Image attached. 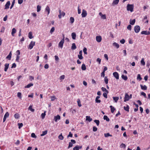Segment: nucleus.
I'll use <instances>...</instances> for the list:
<instances>
[{
	"mask_svg": "<svg viewBox=\"0 0 150 150\" xmlns=\"http://www.w3.org/2000/svg\"><path fill=\"white\" fill-rule=\"evenodd\" d=\"M134 8L133 5L128 4L127 6V10L128 11H130L131 12L133 11Z\"/></svg>",
	"mask_w": 150,
	"mask_h": 150,
	"instance_id": "1",
	"label": "nucleus"
},
{
	"mask_svg": "<svg viewBox=\"0 0 150 150\" xmlns=\"http://www.w3.org/2000/svg\"><path fill=\"white\" fill-rule=\"evenodd\" d=\"M140 30V27L139 25H136L134 27V30L135 32L136 33H138L139 32Z\"/></svg>",
	"mask_w": 150,
	"mask_h": 150,
	"instance_id": "2",
	"label": "nucleus"
},
{
	"mask_svg": "<svg viewBox=\"0 0 150 150\" xmlns=\"http://www.w3.org/2000/svg\"><path fill=\"white\" fill-rule=\"evenodd\" d=\"M59 14L58 15V17L59 18H61V16H64L65 15V13L63 11L62 12L61 10H59Z\"/></svg>",
	"mask_w": 150,
	"mask_h": 150,
	"instance_id": "3",
	"label": "nucleus"
},
{
	"mask_svg": "<svg viewBox=\"0 0 150 150\" xmlns=\"http://www.w3.org/2000/svg\"><path fill=\"white\" fill-rule=\"evenodd\" d=\"M64 42V38L61 40V41L59 42L58 44L59 47H60L62 48L63 47V45Z\"/></svg>",
	"mask_w": 150,
	"mask_h": 150,
	"instance_id": "4",
	"label": "nucleus"
},
{
	"mask_svg": "<svg viewBox=\"0 0 150 150\" xmlns=\"http://www.w3.org/2000/svg\"><path fill=\"white\" fill-rule=\"evenodd\" d=\"M35 42L31 41L29 44L28 47L29 49H31L33 48V47L35 45Z\"/></svg>",
	"mask_w": 150,
	"mask_h": 150,
	"instance_id": "5",
	"label": "nucleus"
},
{
	"mask_svg": "<svg viewBox=\"0 0 150 150\" xmlns=\"http://www.w3.org/2000/svg\"><path fill=\"white\" fill-rule=\"evenodd\" d=\"M130 99V97L129 95L127 93H125V96L124 98V102H126V101H128Z\"/></svg>",
	"mask_w": 150,
	"mask_h": 150,
	"instance_id": "6",
	"label": "nucleus"
},
{
	"mask_svg": "<svg viewBox=\"0 0 150 150\" xmlns=\"http://www.w3.org/2000/svg\"><path fill=\"white\" fill-rule=\"evenodd\" d=\"M87 15V13L86 11L84 9L82 10V12L81 14L82 17H86Z\"/></svg>",
	"mask_w": 150,
	"mask_h": 150,
	"instance_id": "7",
	"label": "nucleus"
},
{
	"mask_svg": "<svg viewBox=\"0 0 150 150\" xmlns=\"http://www.w3.org/2000/svg\"><path fill=\"white\" fill-rule=\"evenodd\" d=\"M82 51L80 50L79 52V54L78 55V57L80 59H82L83 58V57L82 56Z\"/></svg>",
	"mask_w": 150,
	"mask_h": 150,
	"instance_id": "8",
	"label": "nucleus"
},
{
	"mask_svg": "<svg viewBox=\"0 0 150 150\" xmlns=\"http://www.w3.org/2000/svg\"><path fill=\"white\" fill-rule=\"evenodd\" d=\"M113 74L114 76V77L117 79H119V76L117 72H114Z\"/></svg>",
	"mask_w": 150,
	"mask_h": 150,
	"instance_id": "9",
	"label": "nucleus"
},
{
	"mask_svg": "<svg viewBox=\"0 0 150 150\" xmlns=\"http://www.w3.org/2000/svg\"><path fill=\"white\" fill-rule=\"evenodd\" d=\"M60 116L59 115H57L54 117V120L56 122H57L58 120H59L60 119Z\"/></svg>",
	"mask_w": 150,
	"mask_h": 150,
	"instance_id": "10",
	"label": "nucleus"
},
{
	"mask_svg": "<svg viewBox=\"0 0 150 150\" xmlns=\"http://www.w3.org/2000/svg\"><path fill=\"white\" fill-rule=\"evenodd\" d=\"M96 41L98 42H100L102 40L101 37L100 36H96Z\"/></svg>",
	"mask_w": 150,
	"mask_h": 150,
	"instance_id": "11",
	"label": "nucleus"
},
{
	"mask_svg": "<svg viewBox=\"0 0 150 150\" xmlns=\"http://www.w3.org/2000/svg\"><path fill=\"white\" fill-rule=\"evenodd\" d=\"M142 34H144L145 35H149L150 34V32L147 31H143L141 32Z\"/></svg>",
	"mask_w": 150,
	"mask_h": 150,
	"instance_id": "12",
	"label": "nucleus"
},
{
	"mask_svg": "<svg viewBox=\"0 0 150 150\" xmlns=\"http://www.w3.org/2000/svg\"><path fill=\"white\" fill-rule=\"evenodd\" d=\"M10 5V3L9 1H8L5 5V9H8L9 8V6Z\"/></svg>",
	"mask_w": 150,
	"mask_h": 150,
	"instance_id": "13",
	"label": "nucleus"
},
{
	"mask_svg": "<svg viewBox=\"0 0 150 150\" xmlns=\"http://www.w3.org/2000/svg\"><path fill=\"white\" fill-rule=\"evenodd\" d=\"M120 0H114L112 3V6H114L115 5H116L118 3Z\"/></svg>",
	"mask_w": 150,
	"mask_h": 150,
	"instance_id": "14",
	"label": "nucleus"
},
{
	"mask_svg": "<svg viewBox=\"0 0 150 150\" xmlns=\"http://www.w3.org/2000/svg\"><path fill=\"white\" fill-rule=\"evenodd\" d=\"M9 66V64H8V63H6L5 64V65H4L5 68H4V70L5 71H7V70Z\"/></svg>",
	"mask_w": 150,
	"mask_h": 150,
	"instance_id": "15",
	"label": "nucleus"
},
{
	"mask_svg": "<svg viewBox=\"0 0 150 150\" xmlns=\"http://www.w3.org/2000/svg\"><path fill=\"white\" fill-rule=\"evenodd\" d=\"M72 38L73 40H75L76 37V34L75 33L73 32L71 34Z\"/></svg>",
	"mask_w": 150,
	"mask_h": 150,
	"instance_id": "16",
	"label": "nucleus"
},
{
	"mask_svg": "<svg viewBox=\"0 0 150 150\" xmlns=\"http://www.w3.org/2000/svg\"><path fill=\"white\" fill-rule=\"evenodd\" d=\"M11 52H10L9 54L6 57V59H8L9 60H10L11 59Z\"/></svg>",
	"mask_w": 150,
	"mask_h": 150,
	"instance_id": "17",
	"label": "nucleus"
},
{
	"mask_svg": "<svg viewBox=\"0 0 150 150\" xmlns=\"http://www.w3.org/2000/svg\"><path fill=\"white\" fill-rule=\"evenodd\" d=\"M140 86L142 89L144 90H147V87L146 85H144L143 86L141 84L140 85Z\"/></svg>",
	"mask_w": 150,
	"mask_h": 150,
	"instance_id": "18",
	"label": "nucleus"
},
{
	"mask_svg": "<svg viewBox=\"0 0 150 150\" xmlns=\"http://www.w3.org/2000/svg\"><path fill=\"white\" fill-rule=\"evenodd\" d=\"M16 30L15 28H13L12 29V32H11V35L12 36H14V34L16 33Z\"/></svg>",
	"mask_w": 150,
	"mask_h": 150,
	"instance_id": "19",
	"label": "nucleus"
},
{
	"mask_svg": "<svg viewBox=\"0 0 150 150\" xmlns=\"http://www.w3.org/2000/svg\"><path fill=\"white\" fill-rule=\"evenodd\" d=\"M110 110L111 112L113 113L114 112L115 109V108L113 107L112 105H110Z\"/></svg>",
	"mask_w": 150,
	"mask_h": 150,
	"instance_id": "20",
	"label": "nucleus"
},
{
	"mask_svg": "<svg viewBox=\"0 0 150 150\" xmlns=\"http://www.w3.org/2000/svg\"><path fill=\"white\" fill-rule=\"evenodd\" d=\"M135 22V19H134L132 20L131 19H130L129 22V23L130 24L132 25H134V24Z\"/></svg>",
	"mask_w": 150,
	"mask_h": 150,
	"instance_id": "21",
	"label": "nucleus"
},
{
	"mask_svg": "<svg viewBox=\"0 0 150 150\" xmlns=\"http://www.w3.org/2000/svg\"><path fill=\"white\" fill-rule=\"evenodd\" d=\"M86 120L88 121L89 122L91 121L92 120V119L89 116H86Z\"/></svg>",
	"mask_w": 150,
	"mask_h": 150,
	"instance_id": "22",
	"label": "nucleus"
},
{
	"mask_svg": "<svg viewBox=\"0 0 150 150\" xmlns=\"http://www.w3.org/2000/svg\"><path fill=\"white\" fill-rule=\"evenodd\" d=\"M33 83H30L28 84L26 86H25V88H29L30 87L33 86Z\"/></svg>",
	"mask_w": 150,
	"mask_h": 150,
	"instance_id": "23",
	"label": "nucleus"
},
{
	"mask_svg": "<svg viewBox=\"0 0 150 150\" xmlns=\"http://www.w3.org/2000/svg\"><path fill=\"white\" fill-rule=\"evenodd\" d=\"M76 48V46L75 45V43H73L72 44V45L71 46V49L73 50H75Z\"/></svg>",
	"mask_w": 150,
	"mask_h": 150,
	"instance_id": "24",
	"label": "nucleus"
},
{
	"mask_svg": "<svg viewBox=\"0 0 150 150\" xmlns=\"http://www.w3.org/2000/svg\"><path fill=\"white\" fill-rule=\"evenodd\" d=\"M28 35L29 38L30 39H32L33 38L31 32H30L29 33Z\"/></svg>",
	"mask_w": 150,
	"mask_h": 150,
	"instance_id": "25",
	"label": "nucleus"
},
{
	"mask_svg": "<svg viewBox=\"0 0 150 150\" xmlns=\"http://www.w3.org/2000/svg\"><path fill=\"white\" fill-rule=\"evenodd\" d=\"M47 132V131L46 130L45 131H43L42 132V134H41L40 136H42L46 134Z\"/></svg>",
	"mask_w": 150,
	"mask_h": 150,
	"instance_id": "26",
	"label": "nucleus"
},
{
	"mask_svg": "<svg viewBox=\"0 0 150 150\" xmlns=\"http://www.w3.org/2000/svg\"><path fill=\"white\" fill-rule=\"evenodd\" d=\"M124 109L127 112L129 111V107L128 105H127L126 107L124 106Z\"/></svg>",
	"mask_w": 150,
	"mask_h": 150,
	"instance_id": "27",
	"label": "nucleus"
},
{
	"mask_svg": "<svg viewBox=\"0 0 150 150\" xmlns=\"http://www.w3.org/2000/svg\"><path fill=\"white\" fill-rule=\"evenodd\" d=\"M121 77L122 79L125 81H126L127 79V77L126 76H125L124 75H122Z\"/></svg>",
	"mask_w": 150,
	"mask_h": 150,
	"instance_id": "28",
	"label": "nucleus"
},
{
	"mask_svg": "<svg viewBox=\"0 0 150 150\" xmlns=\"http://www.w3.org/2000/svg\"><path fill=\"white\" fill-rule=\"evenodd\" d=\"M103 119L104 120H105L109 122L110 121L109 119L106 115H104L103 117Z\"/></svg>",
	"mask_w": 150,
	"mask_h": 150,
	"instance_id": "29",
	"label": "nucleus"
},
{
	"mask_svg": "<svg viewBox=\"0 0 150 150\" xmlns=\"http://www.w3.org/2000/svg\"><path fill=\"white\" fill-rule=\"evenodd\" d=\"M113 100L115 101V103H117V100L119 99V97H113Z\"/></svg>",
	"mask_w": 150,
	"mask_h": 150,
	"instance_id": "30",
	"label": "nucleus"
},
{
	"mask_svg": "<svg viewBox=\"0 0 150 150\" xmlns=\"http://www.w3.org/2000/svg\"><path fill=\"white\" fill-rule=\"evenodd\" d=\"M45 10L48 12L47 15H48L50 12V8L48 6H47L46 7Z\"/></svg>",
	"mask_w": 150,
	"mask_h": 150,
	"instance_id": "31",
	"label": "nucleus"
},
{
	"mask_svg": "<svg viewBox=\"0 0 150 150\" xmlns=\"http://www.w3.org/2000/svg\"><path fill=\"white\" fill-rule=\"evenodd\" d=\"M113 45L115 46L117 48H118L119 47V45L115 42H114L113 43Z\"/></svg>",
	"mask_w": 150,
	"mask_h": 150,
	"instance_id": "32",
	"label": "nucleus"
},
{
	"mask_svg": "<svg viewBox=\"0 0 150 150\" xmlns=\"http://www.w3.org/2000/svg\"><path fill=\"white\" fill-rule=\"evenodd\" d=\"M58 138L59 139L61 140H62L64 139V137L62 135V134L61 133V134H60L58 136Z\"/></svg>",
	"mask_w": 150,
	"mask_h": 150,
	"instance_id": "33",
	"label": "nucleus"
},
{
	"mask_svg": "<svg viewBox=\"0 0 150 150\" xmlns=\"http://www.w3.org/2000/svg\"><path fill=\"white\" fill-rule=\"evenodd\" d=\"M81 69L83 70H85L86 69V65L84 64H83L82 65Z\"/></svg>",
	"mask_w": 150,
	"mask_h": 150,
	"instance_id": "34",
	"label": "nucleus"
},
{
	"mask_svg": "<svg viewBox=\"0 0 150 150\" xmlns=\"http://www.w3.org/2000/svg\"><path fill=\"white\" fill-rule=\"evenodd\" d=\"M32 105H30L28 108V109L30 110L32 112H33L35 111V110L34 109H32Z\"/></svg>",
	"mask_w": 150,
	"mask_h": 150,
	"instance_id": "35",
	"label": "nucleus"
},
{
	"mask_svg": "<svg viewBox=\"0 0 150 150\" xmlns=\"http://www.w3.org/2000/svg\"><path fill=\"white\" fill-rule=\"evenodd\" d=\"M41 6L38 5L37 6V11L38 12H39L41 8Z\"/></svg>",
	"mask_w": 150,
	"mask_h": 150,
	"instance_id": "36",
	"label": "nucleus"
},
{
	"mask_svg": "<svg viewBox=\"0 0 150 150\" xmlns=\"http://www.w3.org/2000/svg\"><path fill=\"white\" fill-rule=\"evenodd\" d=\"M108 79L107 77H105L104 78V81L106 84H107L108 83Z\"/></svg>",
	"mask_w": 150,
	"mask_h": 150,
	"instance_id": "37",
	"label": "nucleus"
},
{
	"mask_svg": "<svg viewBox=\"0 0 150 150\" xmlns=\"http://www.w3.org/2000/svg\"><path fill=\"white\" fill-rule=\"evenodd\" d=\"M101 90L103 91H105L107 93H108V91L106 90V89L103 87H102L101 88Z\"/></svg>",
	"mask_w": 150,
	"mask_h": 150,
	"instance_id": "38",
	"label": "nucleus"
},
{
	"mask_svg": "<svg viewBox=\"0 0 150 150\" xmlns=\"http://www.w3.org/2000/svg\"><path fill=\"white\" fill-rule=\"evenodd\" d=\"M105 137H108L109 136L112 137V135L110 134L109 133H105L104 134Z\"/></svg>",
	"mask_w": 150,
	"mask_h": 150,
	"instance_id": "39",
	"label": "nucleus"
},
{
	"mask_svg": "<svg viewBox=\"0 0 150 150\" xmlns=\"http://www.w3.org/2000/svg\"><path fill=\"white\" fill-rule=\"evenodd\" d=\"M70 21L71 23H72L74 22V18L71 17L70 18Z\"/></svg>",
	"mask_w": 150,
	"mask_h": 150,
	"instance_id": "40",
	"label": "nucleus"
},
{
	"mask_svg": "<svg viewBox=\"0 0 150 150\" xmlns=\"http://www.w3.org/2000/svg\"><path fill=\"white\" fill-rule=\"evenodd\" d=\"M137 79L139 80V81L141 80L142 78L141 77V75L140 74H138L137 76Z\"/></svg>",
	"mask_w": 150,
	"mask_h": 150,
	"instance_id": "41",
	"label": "nucleus"
},
{
	"mask_svg": "<svg viewBox=\"0 0 150 150\" xmlns=\"http://www.w3.org/2000/svg\"><path fill=\"white\" fill-rule=\"evenodd\" d=\"M77 102L78 106L79 107H81V101L79 99H78Z\"/></svg>",
	"mask_w": 150,
	"mask_h": 150,
	"instance_id": "42",
	"label": "nucleus"
},
{
	"mask_svg": "<svg viewBox=\"0 0 150 150\" xmlns=\"http://www.w3.org/2000/svg\"><path fill=\"white\" fill-rule=\"evenodd\" d=\"M94 122L96 123L97 126H98L99 125V123H100V121L99 120H94Z\"/></svg>",
	"mask_w": 150,
	"mask_h": 150,
	"instance_id": "43",
	"label": "nucleus"
},
{
	"mask_svg": "<svg viewBox=\"0 0 150 150\" xmlns=\"http://www.w3.org/2000/svg\"><path fill=\"white\" fill-rule=\"evenodd\" d=\"M141 64L143 65H145V62L144 61V59L143 58L142 59L141 61Z\"/></svg>",
	"mask_w": 150,
	"mask_h": 150,
	"instance_id": "44",
	"label": "nucleus"
},
{
	"mask_svg": "<svg viewBox=\"0 0 150 150\" xmlns=\"http://www.w3.org/2000/svg\"><path fill=\"white\" fill-rule=\"evenodd\" d=\"M45 112H46L45 111L44 113H42L41 114V116L42 119H43L45 117V116L46 115Z\"/></svg>",
	"mask_w": 150,
	"mask_h": 150,
	"instance_id": "45",
	"label": "nucleus"
},
{
	"mask_svg": "<svg viewBox=\"0 0 150 150\" xmlns=\"http://www.w3.org/2000/svg\"><path fill=\"white\" fill-rule=\"evenodd\" d=\"M15 0H13L12 2V3L11 6L10 7V9H11L13 7V6H14V5L15 3Z\"/></svg>",
	"mask_w": 150,
	"mask_h": 150,
	"instance_id": "46",
	"label": "nucleus"
},
{
	"mask_svg": "<svg viewBox=\"0 0 150 150\" xmlns=\"http://www.w3.org/2000/svg\"><path fill=\"white\" fill-rule=\"evenodd\" d=\"M14 116L16 119H18L20 117L19 115L17 113L15 114L14 115Z\"/></svg>",
	"mask_w": 150,
	"mask_h": 150,
	"instance_id": "47",
	"label": "nucleus"
},
{
	"mask_svg": "<svg viewBox=\"0 0 150 150\" xmlns=\"http://www.w3.org/2000/svg\"><path fill=\"white\" fill-rule=\"evenodd\" d=\"M54 58L55 61L56 62H58L59 60L58 57L57 55H55L54 56Z\"/></svg>",
	"mask_w": 150,
	"mask_h": 150,
	"instance_id": "48",
	"label": "nucleus"
},
{
	"mask_svg": "<svg viewBox=\"0 0 150 150\" xmlns=\"http://www.w3.org/2000/svg\"><path fill=\"white\" fill-rule=\"evenodd\" d=\"M87 49L86 47H84L83 50V52H84V53L85 54H87Z\"/></svg>",
	"mask_w": 150,
	"mask_h": 150,
	"instance_id": "49",
	"label": "nucleus"
},
{
	"mask_svg": "<svg viewBox=\"0 0 150 150\" xmlns=\"http://www.w3.org/2000/svg\"><path fill=\"white\" fill-rule=\"evenodd\" d=\"M127 28L128 30H131L132 29V26L131 25H128V26H127Z\"/></svg>",
	"mask_w": 150,
	"mask_h": 150,
	"instance_id": "50",
	"label": "nucleus"
},
{
	"mask_svg": "<svg viewBox=\"0 0 150 150\" xmlns=\"http://www.w3.org/2000/svg\"><path fill=\"white\" fill-rule=\"evenodd\" d=\"M31 136L33 138H36L37 137L35 135L34 133H33L31 134Z\"/></svg>",
	"mask_w": 150,
	"mask_h": 150,
	"instance_id": "51",
	"label": "nucleus"
},
{
	"mask_svg": "<svg viewBox=\"0 0 150 150\" xmlns=\"http://www.w3.org/2000/svg\"><path fill=\"white\" fill-rule=\"evenodd\" d=\"M21 93L20 92H18L17 93V96L18 97L20 98H21Z\"/></svg>",
	"mask_w": 150,
	"mask_h": 150,
	"instance_id": "52",
	"label": "nucleus"
},
{
	"mask_svg": "<svg viewBox=\"0 0 150 150\" xmlns=\"http://www.w3.org/2000/svg\"><path fill=\"white\" fill-rule=\"evenodd\" d=\"M19 58H20V56L18 55H17V56H16V61L17 62H19Z\"/></svg>",
	"mask_w": 150,
	"mask_h": 150,
	"instance_id": "53",
	"label": "nucleus"
},
{
	"mask_svg": "<svg viewBox=\"0 0 150 150\" xmlns=\"http://www.w3.org/2000/svg\"><path fill=\"white\" fill-rule=\"evenodd\" d=\"M54 29H54V27H52L50 30V33H51V34H52V33L53 32H54Z\"/></svg>",
	"mask_w": 150,
	"mask_h": 150,
	"instance_id": "54",
	"label": "nucleus"
},
{
	"mask_svg": "<svg viewBox=\"0 0 150 150\" xmlns=\"http://www.w3.org/2000/svg\"><path fill=\"white\" fill-rule=\"evenodd\" d=\"M9 115V114L8 112H6V114H5L4 117L5 118H7V117H8Z\"/></svg>",
	"mask_w": 150,
	"mask_h": 150,
	"instance_id": "55",
	"label": "nucleus"
},
{
	"mask_svg": "<svg viewBox=\"0 0 150 150\" xmlns=\"http://www.w3.org/2000/svg\"><path fill=\"white\" fill-rule=\"evenodd\" d=\"M73 146V144L72 143H71V142H69V145L68 147V149H69L71 147Z\"/></svg>",
	"mask_w": 150,
	"mask_h": 150,
	"instance_id": "56",
	"label": "nucleus"
},
{
	"mask_svg": "<svg viewBox=\"0 0 150 150\" xmlns=\"http://www.w3.org/2000/svg\"><path fill=\"white\" fill-rule=\"evenodd\" d=\"M78 13L79 14L81 13V9L79 8V6H78Z\"/></svg>",
	"mask_w": 150,
	"mask_h": 150,
	"instance_id": "57",
	"label": "nucleus"
},
{
	"mask_svg": "<svg viewBox=\"0 0 150 150\" xmlns=\"http://www.w3.org/2000/svg\"><path fill=\"white\" fill-rule=\"evenodd\" d=\"M18 128L20 129L23 126V124L22 123H18Z\"/></svg>",
	"mask_w": 150,
	"mask_h": 150,
	"instance_id": "58",
	"label": "nucleus"
},
{
	"mask_svg": "<svg viewBox=\"0 0 150 150\" xmlns=\"http://www.w3.org/2000/svg\"><path fill=\"white\" fill-rule=\"evenodd\" d=\"M107 93L106 92H105V93H104L103 94V96L105 98H107Z\"/></svg>",
	"mask_w": 150,
	"mask_h": 150,
	"instance_id": "59",
	"label": "nucleus"
},
{
	"mask_svg": "<svg viewBox=\"0 0 150 150\" xmlns=\"http://www.w3.org/2000/svg\"><path fill=\"white\" fill-rule=\"evenodd\" d=\"M97 130V128L95 126L93 127V131L94 132H96Z\"/></svg>",
	"mask_w": 150,
	"mask_h": 150,
	"instance_id": "60",
	"label": "nucleus"
},
{
	"mask_svg": "<svg viewBox=\"0 0 150 150\" xmlns=\"http://www.w3.org/2000/svg\"><path fill=\"white\" fill-rule=\"evenodd\" d=\"M65 76L64 75H62L60 76L59 77V79L60 80H63L64 79Z\"/></svg>",
	"mask_w": 150,
	"mask_h": 150,
	"instance_id": "61",
	"label": "nucleus"
},
{
	"mask_svg": "<svg viewBox=\"0 0 150 150\" xmlns=\"http://www.w3.org/2000/svg\"><path fill=\"white\" fill-rule=\"evenodd\" d=\"M16 64L15 63L13 64L12 66L11 67L12 68H15L16 67Z\"/></svg>",
	"mask_w": 150,
	"mask_h": 150,
	"instance_id": "62",
	"label": "nucleus"
},
{
	"mask_svg": "<svg viewBox=\"0 0 150 150\" xmlns=\"http://www.w3.org/2000/svg\"><path fill=\"white\" fill-rule=\"evenodd\" d=\"M51 100L52 101H53L54 100L56 99V98L54 96H51Z\"/></svg>",
	"mask_w": 150,
	"mask_h": 150,
	"instance_id": "63",
	"label": "nucleus"
},
{
	"mask_svg": "<svg viewBox=\"0 0 150 150\" xmlns=\"http://www.w3.org/2000/svg\"><path fill=\"white\" fill-rule=\"evenodd\" d=\"M73 150H79L78 148V145L76 146L73 149Z\"/></svg>",
	"mask_w": 150,
	"mask_h": 150,
	"instance_id": "64",
	"label": "nucleus"
}]
</instances>
